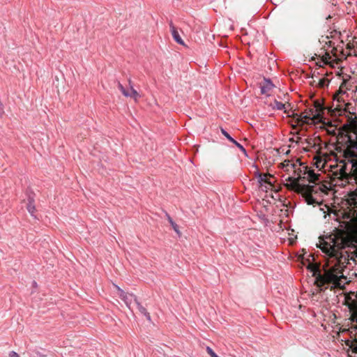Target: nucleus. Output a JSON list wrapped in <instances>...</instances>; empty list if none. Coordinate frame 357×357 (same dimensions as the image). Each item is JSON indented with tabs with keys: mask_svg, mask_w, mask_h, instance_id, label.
Returning a JSON list of instances; mask_svg holds the SVG:
<instances>
[{
	"mask_svg": "<svg viewBox=\"0 0 357 357\" xmlns=\"http://www.w3.org/2000/svg\"><path fill=\"white\" fill-rule=\"evenodd\" d=\"M347 212L345 211L343 215V218L345 220L343 223L345 225V222L349 221V219H347L345 216V213ZM342 229H336L335 230V232L331 234L328 237H327L328 241H324L323 243H321L320 248L323 251V252L326 253L331 257H335L337 259V264H335L331 268L325 270L324 274H321L319 266L317 264H312L309 262V264L307 265V268L309 269L312 273V276L316 278V280L314 284L318 287H321L326 284H333L335 287H340L341 283L340 280L341 279H345L344 276L343 275L342 273V268L340 266V259H339L340 257H341V252H340V250L343 249V248H337L334 249V253H330L326 252L324 250V247H325V244H333V243H331V238L335 234H337L338 231H341ZM343 231H346V227H344V229H342ZM347 246L344 247V248H347ZM355 248L356 246H353Z\"/></svg>",
	"mask_w": 357,
	"mask_h": 357,
	"instance_id": "nucleus-1",
	"label": "nucleus"
},
{
	"mask_svg": "<svg viewBox=\"0 0 357 357\" xmlns=\"http://www.w3.org/2000/svg\"><path fill=\"white\" fill-rule=\"evenodd\" d=\"M298 170L299 173H298V177H288L287 181L290 183H286L285 186L289 190H294L298 194H301L308 205L319 204V202L313 197V195L324 192L326 187L324 185H319L317 183H315V185H313L301 184L300 182L305 179V176H301V173L302 170L301 168H298Z\"/></svg>",
	"mask_w": 357,
	"mask_h": 357,
	"instance_id": "nucleus-2",
	"label": "nucleus"
},
{
	"mask_svg": "<svg viewBox=\"0 0 357 357\" xmlns=\"http://www.w3.org/2000/svg\"><path fill=\"white\" fill-rule=\"evenodd\" d=\"M314 109H310V112H312V117L307 115H298L296 113H292L289 116H292L295 120V122L297 124L303 125L304 123H309V121H321L322 118V113L324 109H325L322 105L317 100L314 102Z\"/></svg>",
	"mask_w": 357,
	"mask_h": 357,
	"instance_id": "nucleus-3",
	"label": "nucleus"
},
{
	"mask_svg": "<svg viewBox=\"0 0 357 357\" xmlns=\"http://www.w3.org/2000/svg\"><path fill=\"white\" fill-rule=\"evenodd\" d=\"M119 291V297L124 301L127 306H129L132 303V300H134L136 303L137 298L132 294L126 293L122 289H121L119 287H116Z\"/></svg>",
	"mask_w": 357,
	"mask_h": 357,
	"instance_id": "nucleus-4",
	"label": "nucleus"
},
{
	"mask_svg": "<svg viewBox=\"0 0 357 357\" xmlns=\"http://www.w3.org/2000/svg\"><path fill=\"white\" fill-rule=\"evenodd\" d=\"M274 87V84L268 79H264L260 84L261 93L268 96H271Z\"/></svg>",
	"mask_w": 357,
	"mask_h": 357,
	"instance_id": "nucleus-5",
	"label": "nucleus"
},
{
	"mask_svg": "<svg viewBox=\"0 0 357 357\" xmlns=\"http://www.w3.org/2000/svg\"><path fill=\"white\" fill-rule=\"evenodd\" d=\"M304 175H307V179L310 183H316V181H319L320 174H315L313 170L307 169V167L304 166Z\"/></svg>",
	"mask_w": 357,
	"mask_h": 357,
	"instance_id": "nucleus-6",
	"label": "nucleus"
},
{
	"mask_svg": "<svg viewBox=\"0 0 357 357\" xmlns=\"http://www.w3.org/2000/svg\"><path fill=\"white\" fill-rule=\"evenodd\" d=\"M353 296H356V298L352 301L351 304L349 306L350 311L352 312L351 319L352 321H356L357 323V295H355L354 293H352Z\"/></svg>",
	"mask_w": 357,
	"mask_h": 357,
	"instance_id": "nucleus-7",
	"label": "nucleus"
},
{
	"mask_svg": "<svg viewBox=\"0 0 357 357\" xmlns=\"http://www.w3.org/2000/svg\"><path fill=\"white\" fill-rule=\"evenodd\" d=\"M128 84L130 86V90L128 91L126 89V93L128 95L125 96L132 98L135 101H137L140 96L138 92L133 88L130 79H128Z\"/></svg>",
	"mask_w": 357,
	"mask_h": 357,
	"instance_id": "nucleus-8",
	"label": "nucleus"
},
{
	"mask_svg": "<svg viewBox=\"0 0 357 357\" xmlns=\"http://www.w3.org/2000/svg\"><path fill=\"white\" fill-rule=\"evenodd\" d=\"M350 75H346L343 77V81L340 86L338 93H345L347 90L351 89V86L349 84V80L350 79Z\"/></svg>",
	"mask_w": 357,
	"mask_h": 357,
	"instance_id": "nucleus-9",
	"label": "nucleus"
},
{
	"mask_svg": "<svg viewBox=\"0 0 357 357\" xmlns=\"http://www.w3.org/2000/svg\"><path fill=\"white\" fill-rule=\"evenodd\" d=\"M170 29L174 40L180 45H184V42L181 39L176 28L172 24H170Z\"/></svg>",
	"mask_w": 357,
	"mask_h": 357,
	"instance_id": "nucleus-10",
	"label": "nucleus"
},
{
	"mask_svg": "<svg viewBox=\"0 0 357 357\" xmlns=\"http://www.w3.org/2000/svg\"><path fill=\"white\" fill-rule=\"evenodd\" d=\"M290 104H283L278 100H275L273 105V108H276L278 110L284 109V113L289 114L288 109H291Z\"/></svg>",
	"mask_w": 357,
	"mask_h": 357,
	"instance_id": "nucleus-11",
	"label": "nucleus"
},
{
	"mask_svg": "<svg viewBox=\"0 0 357 357\" xmlns=\"http://www.w3.org/2000/svg\"><path fill=\"white\" fill-rule=\"evenodd\" d=\"M221 132L222 133V135L226 137L231 142H232L233 144H234L241 151L245 153V149H244V147L241 144H239L238 142H237L235 139H234L227 132H226L223 128H221Z\"/></svg>",
	"mask_w": 357,
	"mask_h": 357,
	"instance_id": "nucleus-12",
	"label": "nucleus"
},
{
	"mask_svg": "<svg viewBox=\"0 0 357 357\" xmlns=\"http://www.w3.org/2000/svg\"><path fill=\"white\" fill-rule=\"evenodd\" d=\"M259 182L260 183H267L268 185H270V187H273V183L271 182V181L270 180V178L268 177H271L273 178V176L270 174H259Z\"/></svg>",
	"mask_w": 357,
	"mask_h": 357,
	"instance_id": "nucleus-13",
	"label": "nucleus"
},
{
	"mask_svg": "<svg viewBox=\"0 0 357 357\" xmlns=\"http://www.w3.org/2000/svg\"><path fill=\"white\" fill-rule=\"evenodd\" d=\"M27 210L28 211L33 215L36 211L35 205H34V201L32 198L29 199V203L27 204Z\"/></svg>",
	"mask_w": 357,
	"mask_h": 357,
	"instance_id": "nucleus-14",
	"label": "nucleus"
},
{
	"mask_svg": "<svg viewBox=\"0 0 357 357\" xmlns=\"http://www.w3.org/2000/svg\"><path fill=\"white\" fill-rule=\"evenodd\" d=\"M166 217L169 221V222L171 224V225L172 226L174 230L177 233V234H179L180 231L178 229V225L173 221L172 218L169 216V215L166 213Z\"/></svg>",
	"mask_w": 357,
	"mask_h": 357,
	"instance_id": "nucleus-15",
	"label": "nucleus"
},
{
	"mask_svg": "<svg viewBox=\"0 0 357 357\" xmlns=\"http://www.w3.org/2000/svg\"><path fill=\"white\" fill-rule=\"evenodd\" d=\"M329 83V80L326 78H322L319 80V82L317 84V86L319 88H324L326 86H327Z\"/></svg>",
	"mask_w": 357,
	"mask_h": 357,
	"instance_id": "nucleus-16",
	"label": "nucleus"
},
{
	"mask_svg": "<svg viewBox=\"0 0 357 357\" xmlns=\"http://www.w3.org/2000/svg\"><path fill=\"white\" fill-rule=\"evenodd\" d=\"M331 59V56L329 53L326 52L324 56H322L321 60L322 62H324L325 64L329 63V60Z\"/></svg>",
	"mask_w": 357,
	"mask_h": 357,
	"instance_id": "nucleus-17",
	"label": "nucleus"
},
{
	"mask_svg": "<svg viewBox=\"0 0 357 357\" xmlns=\"http://www.w3.org/2000/svg\"><path fill=\"white\" fill-rule=\"evenodd\" d=\"M206 351L211 357H219L209 347H206Z\"/></svg>",
	"mask_w": 357,
	"mask_h": 357,
	"instance_id": "nucleus-18",
	"label": "nucleus"
},
{
	"mask_svg": "<svg viewBox=\"0 0 357 357\" xmlns=\"http://www.w3.org/2000/svg\"><path fill=\"white\" fill-rule=\"evenodd\" d=\"M355 298H352L351 295H348L345 297V303L349 307L352 301H354Z\"/></svg>",
	"mask_w": 357,
	"mask_h": 357,
	"instance_id": "nucleus-19",
	"label": "nucleus"
},
{
	"mask_svg": "<svg viewBox=\"0 0 357 357\" xmlns=\"http://www.w3.org/2000/svg\"><path fill=\"white\" fill-rule=\"evenodd\" d=\"M117 86L119 89L121 91V93L123 94V96H127L128 94L126 93V89L123 87V86L119 82Z\"/></svg>",
	"mask_w": 357,
	"mask_h": 357,
	"instance_id": "nucleus-20",
	"label": "nucleus"
},
{
	"mask_svg": "<svg viewBox=\"0 0 357 357\" xmlns=\"http://www.w3.org/2000/svg\"><path fill=\"white\" fill-rule=\"evenodd\" d=\"M283 167H288L289 165L292 166L293 168H296V164H291L289 160H285L283 163H282Z\"/></svg>",
	"mask_w": 357,
	"mask_h": 357,
	"instance_id": "nucleus-21",
	"label": "nucleus"
},
{
	"mask_svg": "<svg viewBox=\"0 0 357 357\" xmlns=\"http://www.w3.org/2000/svg\"><path fill=\"white\" fill-rule=\"evenodd\" d=\"M10 357H20V356L15 351H11L9 354Z\"/></svg>",
	"mask_w": 357,
	"mask_h": 357,
	"instance_id": "nucleus-22",
	"label": "nucleus"
},
{
	"mask_svg": "<svg viewBox=\"0 0 357 357\" xmlns=\"http://www.w3.org/2000/svg\"><path fill=\"white\" fill-rule=\"evenodd\" d=\"M311 114H312V112H310V109L308 112H305V113H302L300 115H301V116H304V115L310 116H310L312 117V115Z\"/></svg>",
	"mask_w": 357,
	"mask_h": 357,
	"instance_id": "nucleus-23",
	"label": "nucleus"
},
{
	"mask_svg": "<svg viewBox=\"0 0 357 357\" xmlns=\"http://www.w3.org/2000/svg\"><path fill=\"white\" fill-rule=\"evenodd\" d=\"M321 162V159H317V160L316 162V165H317V167H319Z\"/></svg>",
	"mask_w": 357,
	"mask_h": 357,
	"instance_id": "nucleus-24",
	"label": "nucleus"
},
{
	"mask_svg": "<svg viewBox=\"0 0 357 357\" xmlns=\"http://www.w3.org/2000/svg\"><path fill=\"white\" fill-rule=\"evenodd\" d=\"M140 310H141L142 312L146 313V310H145L143 307H142V306H140Z\"/></svg>",
	"mask_w": 357,
	"mask_h": 357,
	"instance_id": "nucleus-25",
	"label": "nucleus"
},
{
	"mask_svg": "<svg viewBox=\"0 0 357 357\" xmlns=\"http://www.w3.org/2000/svg\"><path fill=\"white\" fill-rule=\"evenodd\" d=\"M354 55L357 56V53H356V51L354 50Z\"/></svg>",
	"mask_w": 357,
	"mask_h": 357,
	"instance_id": "nucleus-26",
	"label": "nucleus"
},
{
	"mask_svg": "<svg viewBox=\"0 0 357 357\" xmlns=\"http://www.w3.org/2000/svg\"><path fill=\"white\" fill-rule=\"evenodd\" d=\"M347 47H348L349 49H351V46H350V45H349V44H347Z\"/></svg>",
	"mask_w": 357,
	"mask_h": 357,
	"instance_id": "nucleus-27",
	"label": "nucleus"
},
{
	"mask_svg": "<svg viewBox=\"0 0 357 357\" xmlns=\"http://www.w3.org/2000/svg\"><path fill=\"white\" fill-rule=\"evenodd\" d=\"M351 52H349V53L347 54V56H351Z\"/></svg>",
	"mask_w": 357,
	"mask_h": 357,
	"instance_id": "nucleus-28",
	"label": "nucleus"
}]
</instances>
